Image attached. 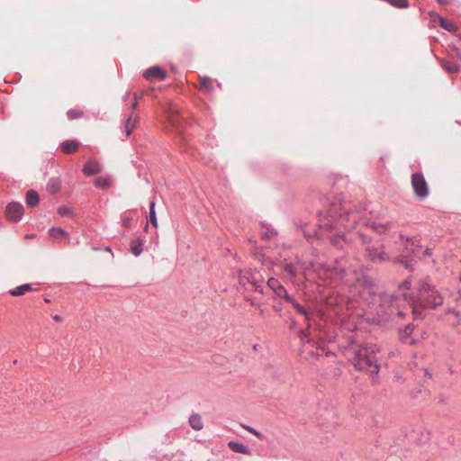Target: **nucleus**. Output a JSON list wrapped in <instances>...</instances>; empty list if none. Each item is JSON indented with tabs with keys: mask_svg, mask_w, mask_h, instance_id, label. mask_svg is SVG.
I'll return each instance as SVG.
<instances>
[{
	"mask_svg": "<svg viewBox=\"0 0 461 461\" xmlns=\"http://www.w3.org/2000/svg\"><path fill=\"white\" fill-rule=\"evenodd\" d=\"M318 239L330 240V243L344 249L349 243L345 230H350L357 224H363L377 233H383L390 226V222L380 221L381 213L375 212L366 205L356 208L351 202L342 199L331 201L329 207L319 212Z\"/></svg>",
	"mask_w": 461,
	"mask_h": 461,
	"instance_id": "nucleus-1",
	"label": "nucleus"
},
{
	"mask_svg": "<svg viewBox=\"0 0 461 461\" xmlns=\"http://www.w3.org/2000/svg\"><path fill=\"white\" fill-rule=\"evenodd\" d=\"M143 251V240L140 238L133 240L131 243V252L135 256L139 257Z\"/></svg>",
	"mask_w": 461,
	"mask_h": 461,
	"instance_id": "nucleus-24",
	"label": "nucleus"
},
{
	"mask_svg": "<svg viewBox=\"0 0 461 461\" xmlns=\"http://www.w3.org/2000/svg\"><path fill=\"white\" fill-rule=\"evenodd\" d=\"M94 185L99 189H109L112 187V179L108 176H100L95 179Z\"/></svg>",
	"mask_w": 461,
	"mask_h": 461,
	"instance_id": "nucleus-21",
	"label": "nucleus"
},
{
	"mask_svg": "<svg viewBox=\"0 0 461 461\" xmlns=\"http://www.w3.org/2000/svg\"><path fill=\"white\" fill-rule=\"evenodd\" d=\"M102 170V167L101 165L95 161V160H89L87 161L84 167H83V174L86 176H94V175H97L98 173H100Z\"/></svg>",
	"mask_w": 461,
	"mask_h": 461,
	"instance_id": "nucleus-14",
	"label": "nucleus"
},
{
	"mask_svg": "<svg viewBox=\"0 0 461 461\" xmlns=\"http://www.w3.org/2000/svg\"><path fill=\"white\" fill-rule=\"evenodd\" d=\"M281 269L285 272L290 277H295L298 274L297 264L288 262L286 260L281 263Z\"/></svg>",
	"mask_w": 461,
	"mask_h": 461,
	"instance_id": "nucleus-17",
	"label": "nucleus"
},
{
	"mask_svg": "<svg viewBox=\"0 0 461 461\" xmlns=\"http://www.w3.org/2000/svg\"><path fill=\"white\" fill-rule=\"evenodd\" d=\"M52 318H53L54 321H59V322L63 321L62 316L59 315V314L53 315Z\"/></svg>",
	"mask_w": 461,
	"mask_h": 461,
	"instance_id": "nucleus-41",
	"label": "nucleus"
},
{
	"mask_svg": "<svg viewBox=\"0 0 461 461\" xmlns=\"http://www.w3.org/2000/svg\"><path fill=\"white\" fill-rule=\"evenodd\" d=\"M351 362L356 370L365 371L375 376H377L380 371L377 360L366 346H359L356 348Z\"/></svg>",
	"mask_w": 461,
	"mask_h": 461,
	"instance_id": "nucleus-2",
	"label": "nucleus"
},
{
	"mask_svg": "<svg viewBox=\"0 0 461 461\" xmlns=\"http://www.w3.org/2000/svg\"><path fill=\"white\" fill-rule=\"evenodd\" d=\"M201 88L206 92H211L213 90V86L210 77H204L201 78Z\"/></svg>",
	"mask_w": 461,
	"mask_h": 461,
	"instance_id": "nucleus-32",
	"label": "nucleus"
},
{
	"mask_svg": "<svg viewBox=\"0 0 461 461\" xmlns=\"http://www.w3.org/2000/svg\"><path fill=\"white\" fill-rule=\"evenodd\" d=\"M61 187V180L58 177L50 178L47 184V192L50 194H57Z\"/></svg>",
	"mask_w": 461,
	"mask_h": 461,
	"instance_id": "nucleus-20",
	"label": "nucleus"
},
{
	"mask_svg": "<svg viewBox=\"0 0 461 461\" xmlns=\"http://www.w3.org/2000/svg\"><path fill=\"white\" fill-rule=\"evenodd\" d=\"M44 301L47 302V303L50 302V300L48 298H45Z\"/></svg>",
	"mask_w": 461,
	"mask_h": 461,
	"instance_id": "nucleus-50",
	"label": "nucleus"
},
{
	"mask_svg": "<svg viewBox=\"0 0 461 461\" xmlns=\"http://www.w3.org/2000/svg\"><path fill=\"white\" fill-rule=\"evenodd\" d=\"M149 230V224L147 223L145 226V230Z\"/></svg>",
	"mask_w": 461,
	"mask_h": 461,
	"instance_id": "nucleus-48",
	"label": "nucleus"
},
{
	"mask_svg": "<svg viewBox=\"0 0 461 461\" xmlns=\"http://www.w3.org/2000/svg\"><path fill=\"white\" fill-rule=\"evenodd\" d=\"M267 286L275 293V294L285 300L290 295L285 286L276 278L271 277L267 281Z\"/></svg>",
	"mask_w": 461,
	"mask_h": 461,
	"instance_id": "nucleus-10",
	"label": "nucleus"
},
{
	"mask_svg": "<svg viewBox=\"0 0 461 461\" xmlns=\"http://www.w3.org/2000/svg\"><path fill=\"white\" fill-rule=\"evenodd\" d=\"M286 302H288L289 303H291L294 309L296 310V312L298 313H300L301 315L304 316L305 320L307 321H310L311 320V313L308 310H306L304 308V306H303L302 304H300L295 299L294 297L289 295L287 297V299L285 300Z\"/></svg>",
	"mask_w": 461,
	"mask_h": 461,
	"instance_id": "nucleus-15",
	"label": "nucleus"
},
{
	"mask_svg": "<svg viewBox=\"0 0 461 461\" xmlns=\"http://www.w3.org/2000/svg\"><path fill=\"white\" fill-rule=\"evenodd\" d=\"M459 40H460V46L456 48V52H459V51L461 52V36H459Z\"/></svg>",
	"mask_w": 461,
	"mask_h": 461,
	"instance_id": "nucleus-46",
	"label": "nucleus"
},
{
	"mask_svg": "<svg viewBox=\"0 0 461 461\" xmlns=\"http://www.w3.org/2000/svg\"><path fill=\"white\" fill-rule=\"evenodd\" d=\"M429 16H432V12H431V11H430V12H429Z\"/></svg>",
	"mask_w": 461,
	"mask_h": 461,
	"instance_id": "nucleus-51",
	"label": "nucleus"
},
{
	"mask_svg": "<svg viewBox=\"0 0 461 461\" xmlns=\"http://www.w3.org/2000/svg\"><path fill=\"white\" fill-rule=\"evenodd\" d=\"M131 120H132V116L130 115L124 122V132H125L126 138H128L131 135V133L136 127V122L135 121L131 122Z\"/></svg>",
	"mask_w": 461,
	"mask_h": 461,
	"instance_id": "nucleus-28",
	"label": "nucleus"
},
{
	"mask_svg": "<svg viewBox=\"0 0 461 461\" xmlns=\"http://www.w3.org/2000/svg\"><path fill=\"white\" fill-rule=\"evenodd\" d=\"M189 425L194 430H201L203 428V422L199 414L194 413L189 417Z\"/></svg>",
	"mask_w": 461,
	"mask_h": 461,
	"instance_id": "nucleus-22",
	"label": "nucleus"
},
{
	"mask_svg": "<svg viewBox=\"0 0 461 461\" xmlns=\"http://www.w3.org/2000/svg\"><path fill=\"white\" fill-rule=\"evenodd\" d=\"M67 116L69 120L78 119L83 116V112L77 109H69L67 112Z\"/></svg>",
	"mask_w": 461,
	"mask_h": 461,
	"instance_id": "nucleus-33",
	"label": "nucleus"
},
{
	"mask_svg": "<svg viewBox=\"0 0 461 461\" xmlns=\"http://www.w3.org/2000/svg\"><path fill=\"white\" fill-rule=\"evenodd\" d=\"M243 428L249 431L250 433H252L253 435H255L256 437H258V438H263V435L258 431L256 429L250 427V426H247V425H243Z\"/></svg>",
	"mask_w": 461,
	"mask_h": 461,
	"instance_id": "nucleus-37",
	"label": "nucleus"
},
{
	"mask_svg": "<svg viewBox=\"0 0 461 461\" xmlns=\"http://www.w3.org/2000/svg\"><path fill=\"white\" fill-rule=\"evenodd\" d=\"M25 201L28 206L36 207L40 203L39 194L35 190H29L26 193Z\"/></svg>",
	"mask_w": 461,
	"mask_h": 461,
	"instance_id": "nucleus-19",
	"label": "nucleus"
},
{
	"mask_svg": "<svg viewBox=\"0 0 461 461\" xmlns=\"http://www.w3.org/2000/svg\"><path fill=\"white\" fill-rule=\"evenodd\" d=\"M443 302V298L441 297V295L434 290V309L436 308L437 305H440Z\"/></svg>",
	"mask_w": 461,
	"mask_h": 461,
	"instance_id": "nucleus-38",
	"label": "nucleus"
},
{
	"mask_svg": "<svg viewBox=\"0 0 461 461\" xmlns=\"http://www.w3.org/2000/svg\"><path fill=\"white\" fill-rule=\"evenodd\" d=\"M32 289V287L31 284H24V285H18L15 288L10 290L9 293L13 296H20V295L24 294L26 292L31 291Z\"/></svg>",
	"mask_w": 461,
	"mask_h": 461,
	"instance_id": "nucleus-25",
	"label": "nucleus"
},
{
	"mask_svg": "<svg viewBox=\"0 0 461 461\" xmlns=\"http://www.w3.org/2000/svg\"><path fill=\"white\" fill-rule=\"evenodd\" d=\"M249 286H251V289L255 292L263 294V281L259 275L258 276H252L251 285H249Z\"/></svg>",
	"mask_w": 461,
	"mask_h": 461,
	"instance_id": "nucleus-26",
	"label": "nucleus"
},
{
	"mask_svg": "<svg viewBox=\"0 0 461 461\" xmlns=\"http://www.w3.org/2000/svg\"><path fill=\"white\" fill-rule=\"evenodd\" d=\"M398 315H399V316H401V317H403V316H404V314H403V312H398Z\"/></svg>",
	"mask_w": 461,
	"mask_h": 461,
	"instance_id": "nucleus-47",
	"label": "nucleus"
},
{
	"mask_svg": "<svg viewBox=\"0 0 461 461\" xmlns=\"http://www.w3.org/2000/svg\"><path fill=\"white\" fill-rule=\"evenodd\" d=\"M301 336H302V339H303V340L310 341V339H309V336H308V334L306 333V331L303 330V331L301 332Z\"/></svg>",
	"mask_w": 461,
	"mask_h": 461,
	"instance_id": "nucleus-40",
	"label": "nucleus"
},
{
	"mask_svg": "<svg viewBox=\"0 0 461 461\" xmlns=\"http://www.w3.org/2000/svg\"><path fill=\"white\" fill-rule=\"evenodd\" d=\"M61 149L65 153L71 154L77 150L78 143L73 140H65L61 144Z\"/></svg>",
	"mask_w": 461,
	"mask_h": 461,
	"instance_id": "nucleus-23",
	"label": "nucleus"
},
{
	"mask_svg": "<svg viewBox=\"0 0 461 461\" xmlns=\"http://www.w3.org/2000/svg\"><path fill=\"white\" fill-rule=\"evenodd\" d=\"M137 106H138V103H137V96H136V94H135L134 95V102L132 103V105H131L132 110H136Z\"/></svg>",
	"mask_w": 461,
	"mask_h": 461,
	"instance_id": "nucleus-42",
	"label": "nucleus"
},
{
	"mask_svg": "<svg viewBox=\"0 0 461 461\" xmlns=\"http://www.w3.org/2000/svg\"><path fill=\"white\" fill-rule=\"evenodd\" d=\"M58 213L60 216H73L74 212L73 210L67 206H62L58 209Z\"/></svg>",
	"mask_w": 461,
	"mask_h": 461,
	"instance_id": "nucleus-34",
	"label": "nucleus"
},
{
	"mask_svg": "<svg viewBox=\"0 0 461 461\" xmlns=\"http://www.w3.org/2000/svg\"><path fill=\"white\" fill-rule=\"evenodd\" d=\"M130 95H131V92H130V91H127V92L123 95V96H122V100H123V101L128 100V99L130 98Z\"/></svg>",
	"mask_w": 461,
	"mask_h": 461,
	"instance_id": "nucleus-44",
	"label": "nucleus"
},
{
	"mask_svg": "<svg viewBox=\"0 0 461 461\" xmlns=\"http://www.w3.org/2000/svg\"><path fill=\"white\" fill-rule=\"evenodd\" d=\"M355 235L357 236L361 240V242L364 245L369 246V243L371 241V238L368 235L363 233L362 231H357V232L355 233Z\"/></svg>",
	"mask_w": 461,
	"mask_h": 461,
	"instance_id": "nucleus-36",
	"label": "nucleus"
},
{
	"mask_svg": "<svg viewBox=\"0 0 461 461\" xmlns=\"http://www.w3.org/2000/svg\"><path fill=\"white\" fill-rule=\"evenodd\" d=\"M121 221L123 226L128 227V228L131 227V217L130 216V214L127 212H123L121 215Z\"/></svg>",
	"mask_w": 461,
	"mask_h": 461,
	"instance_id": "nucleus-35",
	"label": "nucleus"
},
{
	"mask_svg": "<svg viewBox=\"0 0 461 461\" xmlns=\"http://www.w3.org/2000/svg\"><path fill=\"white\" fill-rule=\"evenodd\" d=\"M259 275L258 272L251 269H244L240 271L239 273V281L240 285H242L246 289H249V285H251L252 276H258Z\"/></svg>",
	"mask_w": 461,
	"mask_h": 461,
	"instance_id": "nucleus-11",
	"label": "nucleus"
},
{
	"mask_svg": "<svg viewBox=\"0 0 461 461\" xmlns=\"http://www.w3.org/2000/svg\"><path fill=\"white\" fill-rule=\"evenodd\" d=\"M49 233L51 237L57 238L60 236L68 237V233L60 227H52L49 230Z\"/></svg>",
	"mask_w": 461,
	"mask_h": 461,
	"instance_id": "nucleus-31",
	"label": "nucleus"
},
{
	"mask_svg": "<svg viewBox=\"0 0 461 461\" xmlns=\"http://www.w3.org/2000/svg\"><path fill=\"white\" fill-rule=\"evenodd\" d=\"M441 68L448 74H457L461 70V52H455L450 59H438Z\"/></svg>",
	"mask_w": 461,
	"mask_h": 461,
	"instance_id": "nucleus-6",
	"label": "nucleus"
},
{
	"mask_svg": "<svg viewBox=\"0 0 461 461\" xmlns=\"http://www.w3.org/2000/svg\"><path fill=\"white\" fill-rule=\"evenodd\" d=\"M228 447L235 453L249 455L250 453L249 448L244 443L240 441H230Z\"/></svg>",
	"mask_w": 461,
	"mask_h": 461,
	"instance_id": "nucleus-16",
	"label": "nucleus"
},
{
	"mask_svg": "<svg viewBox=\"0 0 461 461\" xmlns=\"http://www.w3.org/2000/svg\"><path fill=\"white\" fill-rule=\"evenodd\" d=\"M355 288L359 290V294L365 300L376 294V286L373 279L367 276L357 278Z\"/></svg>",
	"mask_w": 461,
	"mask_h": 461,
	"instance_id": "nucleus-5",
	"label": "nucleus"
},
{
	"mask_svg": "<svg viewBox=\"0 0 461 461\" xmlns=\"http://www.w3.org/2000/svg\"><path fill=\"white\" fill-rule=\"evenodd\" d=\"M411 281L407 279V280H404V281L402 283V285H401L400 288H401V289H407V290H408V289H410V288H411Z\"/></svg>",
	"mask_w": 461,
	"mask_h": 461,
	"instance_id": "nucleus-39",
	"label": "nucleus"
},
{
	"mask_svg": "<svg viewBox=\"0 0 461 461\" xmlns=\"http://www.w3.org/2000/svg\"><path fill=\"white\" fill-rule=\"evenodd\" d=\"M406 249L411 254V258H408L404 255H400L396 258V261L399 264H402L405 267V268L409 270L413 269V266L416 264L415 258H422L424 257L429 256V248L423 247L420 240L416 239H408L405 244Z\"/></svg>",
	"mask_w": 461,
	"mask_h": 461,
	"instance_id": "nucleus-3",
	"label": "nucleus"
},
{
	"mask_svg": "<svg viewBox=\"0 0 461 461\" xmlns=\"http://www.w3.org/2000/svg\"><path fill=\"white\" fill-rule=\"evenodd\" d=\"M412 330H413V327L411 324H408L405 327V329L401 331V340L403 343H410V344L413 343L412 339L409 341V337H410L411 333L412 332Z\"/></svg>",
	"mask_w": 461,
	"mask_h": 461,
	"instance_id": "nucleus-29",
	"label": "nucleus"
},
{
	"mask_svg": "<svg viewBox=\"0 0 461 461\" xmlns=\"http://www.w3.org/2000/svg\"><path fill=\"white\" fill-rule=\"evenodd\" d=\"M346 263L347 259L345 258H341L336 260V265L334 267L341 278L346 277L348 273L350 271V269L346 267Z\"/></svg>",
	"mask_w": 461,
	"mask_h": 461,
	"instance_id": "nucleus-18",
	"label": "nucleus"
},
{
	"mask_svg": "<svg viewBox=\"0 0 461 461\" xmlns=\"http://www.w3.org/2000/svg\"><path fill=\"white\" fill-rule=\"evenodd\" d=\"M263 227L266 228V231H264L261 235L264 239H272L277 236V230L274 229L271 225L263 224Z\"/></svg>",
	"mask_w": 461,
	"mask_h": 461,
	"instance_id": "nucleus-30",
	"label": "nucleus"
},
{
	"mask_svg": "<svg viewBox=\"0 0 461 461\" xmlns=\"http://www.w3.org/2000/svg\"><path fill=\"white\" fill-rule=\"evenodd\" d=\"M437 2L439 4V5H448L451 3V0H437Z\"/></svg>",
	"mask_w": 461,
	"mask_h": 461,
	"instance_id": "nucleus-43",
	"label": "nucleus"
},
{
	"mask_svg": "<svg viewBox=\"0 0 461 461\" xmlns=\"http://www.w3.org/2000/svg\"><path fill=\"white\" fill-rule=\"evenodd\" d=\"M411 186L420 199L425 198L429 194L428 185L422 174L414 173L411 176Z\"/></svg>",
	"mask_w": 461,
	"mask_h": 461,
	"instance_id": "nucleus-7",
	"label": "nucleus"
},
{
	"mask_svg": "<svg viewBox=\"0 0 461 461\" xmlns=\"http://www.w3.org/2000/svg\"><path fill=\"white\" fill-rule=\"evenodd\" d=\"M432 291L429 280L421 281L418 287L417 300L412 303V313L415 318L421 317L419 312V308L429 309L432 308Z\"/></svg>",
	"mask_w": 461,
	"mask_h": 461,
	"instance_id": "nucleus-4",
	"label": "nucleus"
},
{
	"mask_svg": "<svg viewBox=\"0 0 461 461\" xmlns=\"http://www.w3.org/2000/svg\"><path fill=\"white\" fill-rule=\"evenodd\" d=\"M438 22L439 26L449 32H455L457 31V26L452 21L440 16L438 14L434 12V23Z\"/></svg>",
	"mask_w": 461,
	"mask_h": 461,
	"instance_id": "nucleus-13",
	"label": "nucleus"
},
{
	"mask_svg": "<svg viewBox=\"0 0 461 461\" xmlns=\"http://www.w3.org/2000/svg\"><path fill=\"white\" fill-rule=\"evenodd\" d=\"M24 212L23 206L20 203L13 202L6 207V215L9 220L18 221L22 219Z\"/></svg>",
	"mask_w": 461,
	"mask_h": 461,
	"instance_id": "nucleus-9",
	"label": "nucleus"
},
{
	"mask_svg": "<svg viewBox=\"0 0 461 461\" xmlns=\"http://www.w3.org/2000/svg\"><path fill=\"white\" fill-rule=\"evenodd\" d=\"M366 256L373 263H383L389 260V256L384 252V247L380 244L377 247L367 246L366 249Z\"/></svg>",
	"mask_w": 461,
	"mask_h": 461,
	"instance_id": "nucleus-8",
	"label": "nucleus"
},
{
	"mask_svg": "<svg viewBox=\"0 0 461 461\" xmlns=\"http://www.w3.org/2000/svg\"><path fill=\"white\" fill-rule=\"evenodd\" d=\"M143 76L146 79L152 81L154 79L164 80L167 77V74L159 67L154 66L146 69L143 73Z\"/></svg>",
	"mask_w": 461,
	"mask_h": 461,
	"instance_id": "nucleus-12",
	"label": "nucleus"
},
{
	"mask_svg": "<svg viewBox=\"0 0 461 461\" xmlns=\"http://www.w3.org/2000/svg\"><path fill=\"white\" fill-rule=\"evenodd\" d=\"M447 313H453V314H455L456 316H458V312H456L454 309H451V308H448V309L447 310Z\"/></svg>",
	"mask_w": 461,
	"mask_h": 461,
	"instance_id": "nucleus-45",
	"label": "nucleus"
},
{
	"mask_svg": "<svg viewBox=\"0 0 461 461\" xmlns=\"http://www.w3.org/2000/svg\"><path fill=\"white\" fill-rule=\"evenodd\" d=\"M425 374H426V375H429L430 376V374L429 373V371H428V370H426V371H425Z\"/></svg>",
	"mask_w": 461,
	"mask_h": 461,
	"instance_id": "nucleus-49",
	"label": "nucleus"
},
{
	"mask_svg": "<svg viewBox=\"0 0 461 461\" xmlns=\"http://www.w3.org/2000/svg\"><path fill=\"white\" fill-rule=\"evenodd\" d=\"M155 206H156V202L155 201H152L150 203H149V221L154 226V227H158V218H157V213H156V211H155Z\"/></svg>",
	"mask_w": 461,
	"mask_h": 461,
	"instance_id": "nucleus-27",
	"label": "nucleus"
}]
</instances>
